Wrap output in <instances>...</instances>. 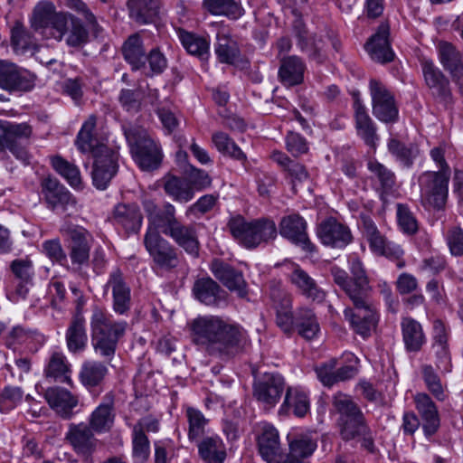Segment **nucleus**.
I'll return each mask as SVG.
<instances>
[{
  "label": "nucleus",
  "mask_w": 463,
  "mask_h": 463,
  "mask_svg": "<svg viewBox=\"0 0 463 463\" xmlns=\"http://www.w3.org/2000/svg\"><path fill=\"white\" fill-rule=\"evenodd\" d=\"M437 52L439 63L463 91V52L448 42H439Z\"/></svg>",
  "instance_id": "obj_22"
},
{
  "label": "nucleus",
  "mask_w": 463,
  "mask_h": 463,
  "mask_svg": "<svg viewBox=\"0 0 463 463\" xmlns=\"http://www.w3.org/2000/svg\"><path fill=\"white\" fill-rule=\"evenodd\" d=\"M422 377L428 390L434 397L439 401H444L446 395L440 379L431 365H424L422 367Z\"/></svg>",
  "instance_id": "obj_62"
},
{
  "label": "nucleus",
  "mask_w": 463,
  "mask_h": 463,
  "mask_svg": "<svg viewBox=\"0 0 463 463\" xmlns=\"http://www.w3.org/2000/svg\"><path fill=\"white\" fill-rule=\"evenodd\" d=\"M70 364L66 356L61 352H53L44 368L46 377H51L61 383H70Z\"/></svg>",
  "instance_id": "obj_51"
},
{
  "label": "nucleus",
  "mask_w": 463,
  "mask_h": 463,
  "mask_svg": "<svg viewBox=\"0 0 463 463\" xmlns=\"http://www.w3.org/2000/svg\"><path fill=\"white\" fill-rule=\"evenodd\" d=\"M364 236L369 243L371 251L374 254L397 260V267L400 269L404 267V261L401 260L404 253L402 247L393 241H388L382 235L372 220L364 221Z\"/></svg>",
  "instance_id": "obj_17"
},
{
  "label": "nucleus",
  "mask_w": 463,
  "mask_h": 463,
  "mask_svg": "<svg viewBox=\"0 0 463 463\" xmlns=\"http://www.w3.org/2000/svg\"><path fill=\"white\" fill-rule=\"evenodd\" d=\"M3 342L13 351L35 353L45 344L46 337L36 329L17 325L6 331Z\"/></svg>",
  "instance_id": "obj_16"
},
{
  "label": "nucleus",
  "mask_w": 463,
  "mask_h": 463,
  "mask_svg": "<svg viewBox=\"0 0 463 463\" xmlns=\"http://www.w3.org/2000/svg\"><path fill=\"white\" fill-rule=\"evenodd\" d=\"M259 452L268 463H275L280 454V442L278 430L271 424H261L258 436Z\"/></svg>",
  "instance_id": "obj_31"
},
{
  "label": "nucleus",
  "mask_w": 463,
  "mask_h": 463,
  "mask_svg": "<svg viewBox=\"0 0 463 463\" xmlns=\"http://www.w3.org/2000/svg\"><path fill=\"white\" fill-rule=\"evenodd\" d=\"M108 373L109 369L103 363L88 360L85 361L80 367L79 379L80 383L90 391L92 388L99 386Z\"/></svg>",
  "instance_id": "obj_43"
},
{
  "label": "nucleus",
  "mask_w": 463,
  "mask_h": 463,
  "mask_svg": "<svg viewBox=\"0 0 463 463\" xmlns=\"http://www.w3.org/2000/svg\"><path fill=\"white\" fill-rule=\"evenodd\" d=\"M165 222L159 232L161 231L165 235L170 237L188 254L198 255L200 244L195 228L193 225H184L176 219L174 205L167 206Z\"/></svg>",
  "instance_id": "obj_12"
},
{
  "label": "nucleus",
  "mask_w": 463,
  "mask_h": 463,
  "mask_svg": "<svg viewBox=\"0 0 463 463\" xmlns=\"http://www.w3.org/2000/svg\"><path fill=\"white\" fill-rule=\"evenodd\" d=\"M122 52L124 59L131 65L133 70L145 67V49L138 33L130 35L123 44Z\"/></svg>",
  "instance_id": "obj_48"
},
{
  "label": "nucleus",
  "mask_w": 463,
  "mask_h": 463,
  "mask_svg": "<svg viewBox=\"0 0 463 463\" xmlns=\"http://www.w3.org/2000/svg\"><path fill=\"white\" fill-rule=\"evenodd\" d=\"M286 392L285 378L277 373H265L255 380L253 397L267 411L273 409Z\"/></svg>",
  "instance_id": "obj_13"
},
{
  "label": "nucleus",
  "mask_w": 463,
  "mask_h": 463,
  "mask_svg": "<svg viewBox=\"0 0 463 463\" xmlns=\"http://www.w3.org/2000/svg\"><path fill=\"white\" fill-rule=\"evenodd\" d=\"M128 7L131 17L139 24H150L157 16L159 0H129Z\"/></svg>",
  "instance_id": "obj_47"
},
{
  "label": "nucleus",
  "mask_w": 463,
  "mask_h": 463,
  "mask_svg": "<svg viewBox=\"0 0 463 463\" xmlns=\"http://www.w3.org/2000/svg\"><path fill=\"white\" fill-rule=\"evenodd\" d=\"M66 33V43L70 46L78 47L88 41L89 33L87 29L74 15L71 16Z\"/></svg>",
  "instance_id": "obj_59"
},
{
  "label": "nucleus",
  "mask_w": 463,
  "mask_h": 463,
  "mask_svg": "<svg viewBox=\"0 0 463 463\" xmlns=\"http://www.w3.org/2000/svg\"><path fill=\"white\" fill-rule=\"evenodd\" d=\"M203 7L213 15L237 20L244 14L241 0H203Z\"/></svg>",
  "instance_id": "obj_45"
},
{
  "label": "nucleus",
  "mask_w": 463,
  "mask_h": 463,
  "mask_svg": "<svg viewBox=\"0 0 463 463\" xmlns=\"http://www.w3.org/2000/svg\"><path fill=\"white\" fill-rule=\"evenodd\" d=\"M193 293L201 303L207 306H218L223 298L224 292L211 278H203L194 282Z\"/></svg>",
  "instance_id": "obj_41"
},
{
  "label": "nucleus",
  "mask_w": 463,
  "mask_h": 463,
  "mask_svg": "<svg viewBox=\"0 0 463 463\" xmlns=\"http://www.w3.org/2000/svg\"><path fill=\"white\" fill-rule=\"evenodd\" d=\"M214 52L217 59L222 63L234 64L240 59L238 43L231 36L227 27L221 26L217 32Z\"/></svg>",
  "instance_id": "obj_33"
},
{
  "label": "nucleus",
  "mask_w": 463,
  "mask_h": 463,
  "mask_svg": "<svg viewBox=\"0 0 463 463\" xmlns=\"http://www.w3.org/2000/svg\"><path fill=\"white\" fill-rule=\"evenodd\" d=\"M191 336L196 345L205 347L211 354L227 357L238 354L246 342L241 327L214 316L194 319L191 323Z\"/></svg>",
  "instance_id": "obj_2"
},
{
  "label": "nucleus",
  "mask_w": 463,
  "mask_h": 463,
  "mask_svg": "<svg viewBox=\"0 0 463 463\" xmlns=\"http://www.w3.org/2000/svg\"><path fill=\"white\" fill-rule=\"evenodd\" d=\"M211 271L226 288L236 291L241 298L247 295L246 282L241 272L219 260L212 262Z\"/></svg>",
  "instance_id": "obj_27"
},
{
  "label": "nucleus",
  "mask_w": 463,
  "mask_h": 463,
  "mask_svg": "<svg viewBox=\"0 0 463 463\" xmlns=\"http://www.w3.org/2000/svg\"><path fill=\"white\" fill-rule=\"evenodd\" d=\"M68 350L72 354L82 352L88 343L86 320L83 314H74L65 332Z\"/></svg>",
  "instance_id": "obj_34"
},
{
  "label": "nucleus",
  "mask_w": 463,
  "mask_h": 463,
  "mask_svg": "<svg viewBox=\"0 0 463 463\" xmlns=\"http://www.w3.org/2000/svg\"><path fill=\"white\" fill-rule=\"evenodd\" d=\"M309 411V392L302 386H288L285 392L284 401L279 409V414L288 415L292 412L295 416L302 418Z\"/></svg>",
  "instance_id": "obj_25"
},
{
  "label": "nucleus",
  "mask_w": 463,
  "mask_h": 463,
  "mask_svg": "<svg viewBox=\"0 0 463 463\" xmlns=\"http://www.w3.org/2000/svg\"><path fill=\"white\" fill-rule=\"evenodd\" d=\"M448 331L440 320L433 323L432 348L437 355V366L448 373L450 372V356L448 345Z\"/></svg>",
  "instance_id": "obj_35"
},
{
  "label": "nucleus",
  "mask_w": 463,
  "mask_h": 463,
  "mask_svg": "<svg viewBox=\"0 0 463 463\" xmlns=\"http://www.w3.org/2000/svg\"><path fill=\"white\" fill-rule=\"evenodd\" d=\"M275 307L277 309V325L286 334H289L293 329L294 317L292 314L291 297L286 292L273 290L270 293Z\"/></svg>",
  "instance_id": "obj_38"
},
{
  "label": "nucleus",
  "mask_w": 463,
  "mask_h": 463,
  "mask_svg": "<svg viewBox=\"0 0 463 463\" xmlns=\"http://www.w3.org/2000/svg\"><path fill=\"white\" fill-rule=\"evenodd\" d=\"M134 161L143 171L157 169L163 159L162 148L157 141L143 128L125 130Z\"/></svg>",
  "instance_id": "obj_7"
},
{
  "label": "nucleus",
  "mask_w": 463,
  "mask_h": 463,
  "mask_svg": "<svg viewBox=\"0 0 463 463\" xmlns=\"http://www.w3.org/2000/svg\"><path fill=\"white\" fill-rule=\"evenodd\" d=\"M450 175L447 172H425L419 178L421 201L425 205L441 209L449 194Z\"/></svg>",
  "instance_id": "obj_11"
},
{
  "label": "nucleus",
  "mask_w": 463,
  "mask_h": 463,
  "mask_svg": "<svg viewBox=\"0 0 463 463\" xmlns=\"http://www.w3.org/2000/svg\"><path fill=\"white\" fill-rule=\"evenodd\" d=\"M163 186L165 194L176 203H186L194 197V191L185 178L166 175Z\"/></svg>",
  "instance_id": "obj_42"
},
{
  "label": "nucleus",
  "mask_w": 463,
  "mask_h": 463,
  "mask_svg": "<svg viewBox=\"0 0 463 463\" xmlns=\"http://www.w3.org/2000/svg\"><path fill=\"white\" fill-rule=\"evenodd\" d=\"M212 142L214 147L225 156H229L241 162H244L247 158L246 155L233 141V139L224 132H214L212 136Z\"/></svg>",
  "instance_id": "obj_52"
},
{
  "label": "nucleus",
  "mask_w": 463,
  "mask_h": 463,
  "mask_svg": "<svg viewBox=\"0 0 463 463\" xmlns=\"http://www.w3.org/2000/svg\"><path fill=\"white\" fill-rule=\"evenodd\" d=\"M186 417L189 423L188 437L195 439L203 434L208 420L199 410L192 407L187 408Z\"/></svg>",
  "instance_id": "obj_61"
},
{
  "label": "nucleus",
  "mask_w": 463,
  "mask_h": 463,
  "mask_svg": "<svg viewBox=\"0 0 463 463\" xmlns=\"http://www.w3.org/2000/svg\"><path fill=\"white\" fill-rule=\"evenodd\" d=\"M297 326L298 334L307 340L316 338L320 332L317 318L313 311L308 308H301L298 310Z\"/></svg>",
  "instance_id": "obj_54"
},
{
  "label": "nucleus",
  "mask_w": 463,
  "mask_h": 463,
  "mask_svg": "<svg viewBox=\"0 0 463 463\" xmlns=\"http://www.w3.org/2000/svg\"><path fill=\"white\" fill-rule=\"evenodd\" d=\"M401 328L405 349L408 352H419L427 342L420 323L412 317H403Z\"/></svg>",
  "instance_id": "obj_37"
},
{
  "label": "nucleus",
  "mask_w": 463,
  "mask_h": 463,
  "mask_svg": "<svg viewBox=\"0 0 463 463\" xmlns=\"http://www.w3.org/2000/svg\"><path fill=\"white\" fill-rule=\"evenodd\" d=\"M60 232L70 241V245L89 243L90 240L92 239L88 230L71 222H64L60 227Z\"/></svg>",
  "instance_id": "obj_58"
},
{
  "label": "nucleus",
  "mask_w": 463,
  "mask_h": 463,
  "mask_svg": "<svg viewBox=\"0 0 463 463\" xmlns=\"http://www.w3.org/2000/svg\"><path fill=\"white\" fill-rule=\"evenodd\" d=\"M144 246L156 272L172 271L180 265L181 257L177 250L160 235V232L145 233Z\"/></svg>",
  "instance_id": "obj_9"
},
{
  "label": "nucleus",
  "mask_w": 463,
  "mask_h": 463,
  "mask_svg": "<svg viewBox=\"0 0 463 463\" xmlns=\"http://www.w3.org/2000/svg\"><path fill=\"white\" fill-rule=\"evenodd\" d=\"M369 171L378 179L383 189L392 188L394 184V174L383 164L370 160L367 164Z\"/></svg>",
  "instance_id": "obj_63"
},
{
  "label": "nucleus",
  "mask_w": 463,
  "mask_h": 463,
  "mask_svg": "<svg viewBox=\"0 0 463 463\" xmlns=\"http://www.w3.org/2000/svg\"><path fill=\"white\" fill-rule=\"evenodd\" d=\"M289 454L292 458H307L317 447V439L310 431H300L288 435Z\"/></svg>",
  "instance_id": "obj_44"
},
{
  "label": "nucleus",
  "mask_w": 463,
  "mask_h": 463,
  "mask_svg": "<svg viewBox=\"0 0 463 463\" xmlns=\"http://www.w3.org/2000/svg\"><path fill=\"white\" fill-rule=\"evenodd\" d=\"M420 67L424 81L430 89L431 94L442 100L449 98V83L443 72L435 65L430 59L422 58Z\"/></svg>",
  "instance_id": "obj_26"
},
{
  "label": "nucleus",
  "mask_w": 463,
  "mask_h": 463,
  "mask_svg": "<svg viewBox=\"0 0 463 463\" xmlns=\"http://www.w3.org/2000/svg\"><path fill=\"white\" fill-rule=\"evenodd\" d=\"M108 289H111L114 312L118 315L126 314L130 309L131 290L118 268H114L109 273L104 291Z\"/></svg>",
  "instance_id": "obj_21"
},
{
  "label": "nucleus",
  "mask_w": 463,
  "mask_h": 463,
  "mask_svg": "<svg viewBox=\"0 0 463 463\" xmlns=\"http://www.w3.org/2000/svg\"><path fill=\"white\" fill-rule=\"evenodd\" d=\"M307 222L298 213L284 216L279 224V234L291 243L302 248L308 253L317 251L316 245L307 233Z\"/></svg>",
  "instance_id": "obj_18"
},
{
  "label": "nucleus",
  "mask_w": 463,
  "mask_h": 463,
  "mask_svg": "<svg viewBox=\"0 0 463 463\" xmlns=\"http://www.w3.org/2000/svg\"><path fill=\"white\" fill-rule=\"evenodd\" d=\"M304 62L297 56H288L281 61L279 78L287 87L298 85L303 82L305 72Z\"/></svg>",
  "instance_id": "obj_40"
},
{
  "label": "nucleus",
  "mask_w": 463,
  "mask_h": 463,
  "mask_svg": "<svg viewBox=\"0 0 463 463\" xmlns=\"http://www.w3.org/2000/svg\"><path fill=\"white\" fill-rule=\"evenodd\" d=\"M177 33L183 47L190 54L203 60L209 56L210 40L208 38L182 29Z\"/></svg>",
  "instance_id": "obj_49"
},
{
  "label": "nucleus",
  "mask_w": 463,
  "mask_h": 463,
  "mask_svg": "<svg viewBox=\"0 0 463 463\" xmlns=\"http://www.w3.org/2000/svg\"><path fill=\"white\" fill-rule=\"evenodd\" d=\"M110 221L118 232L129 236L140 232L143 214L135 203H118L112 211Z\"/></svg>",
  "instance_id": "obj_20"
},
{
  "label": "nucleus",
  "mask_w": 463,
  "mask_h": 463,
  "mask_svg": "<svg viewBox=\"0 0 463 463\" xmlns=\"http://www.w3.org/2000/svg\"><path fill=\"white\" fill-rule=\"evenodd\" d=\"M389 152L404 166L409 167L418 156V147L412 144L405 146L395 138H391L388 142Z\"/></svg>",
  "instance_id": "obj_57"
},
{
  "label": "nucleus",
  "mask_w": 463,
  "mask_h": 463,
  "mask_svg": "<svg viewBox=\"0 0 463 463\" xmlns=\"http://www.w3.org/2000/svg\"><path fill=\"white\" fill-rule=\"evenodd\" d=\"M96 434L86 421L71 422L68 425L64 439L77 455L87 458L101 446Z\"/></svg>",
  "instance_id": "obj_14"
},
{
  "label": "nucleus",
  "mask_w": 463,
  "mask_h": 463,
  "mask_svg": "<svg viewBox=\"0 0 463 463\" xmlns=\"http://www.w3.org/2000/svg\"><path fill=\"white\" fill-rule=\"evenodd\" d=\"M227 227L234 241L248 250L267 244L278 235L275 222L269 218L250 220L235 215L230 218Z\"/></svg>",
  "instance_id": "obj_5"
},
{
  "label": "nucleus",
  "mask_w": 463,
  "mask_h": 463,
  "mask_svg": "<svg viewBox=\"0 0 463 463\" xmlns=\"http://www.w3.org/2000/svg\"><path fill=\"white\" fill-rule=\"evenodd\" d=\"M43 192L47 203L52 209L64 207L72 202L71 194L57 180L45 179L43 184Z\"/></svg>",
  "instance_id": "obj_46"
},
{
  "label": "nucleus",
  "mask_w": 463,
  "mask_h": 463,
  "mask_svg": "<svg viewBox=\"0 0 463 463\" xmlns=\"http://www.w3.org/2000/svg\"><path fill=\"white\" fill-rule=\"evenodd\" d=\"M96 123L95 116L88 118L77 135L75 145L80 153L92 156L93 185L99 190H105L118 172V157L116 153L97 137Z\"/></svg>",
  "instance_id": "obj_3"
},
{
  "label": "nucleus",
  "mask_w": 463,
  "mask_h": 463,
  "mask_svg": "<svg viewBox=\"0 0 463 463\" xmlns=\"http://www.w3.org/2000/svg\"><path fill=\"white\" fill-rule=\"evenodd\" d=\"M288 279L291 284L307 298L317 301L324 299L325 292L299 265L291 263V272L288 274Z\"/></svg>",
  "instance_id": "obj_32"
},
{
  "label": "nucleus",
  "mask_w": 463,
  "mask_h": 463,
  "mask_svg": "<svg viewBox=\"0 0 463 463\" xmlns=\"http://www.w3.org/2000/svg\"><path fill=\"white\" fill-rule=\"evenodd\" d=\"M331 414L336 416V426L345 440L365 436L369 431L361 409L345 393L336 392L333 395Z\"/></svg>",
  "instance_id": "obj_6"
},
{
  "label": "nucleus",
  "mask_w": 463,
  "mask_h": 463,
  "mask_svg": "<svg viewBox=\"0 0 463 463\" xmlns=\"http://www.w3.org/2000/svg\"><path fill=\"white\" fill-rule=\"evenodd\" d=\"M211 271L226 288L236 291L241 298L247 295L246 282L241 272L219 260L212 262Z\"/></svg>",
  "instance_id": "obj_28"
},
{
  "label": "nucleus",
  "mask_w": 463,
  "mask_h": 463,
  "mask_svg": "<svg viewBox=\"0 0 463 463\" xmlns=\"http://www.w3.org/2000/svg\"><path fill=\"white\" fill-rule=\"evenodd\" d=\"M12 46L15 53H33L38 48L37 39L23 26L16 24L12 29Z\"/></svg>",
  "instance_id": "obj_50"
},
{
  "label": "nucleus",
  "mask_w": 463,
  "mask_h": 463,
  "mask_svg": "<svg viewBox=\"0 0 463 463\" xmlns=\"http://www.w3.org/2000/svg\"><path fill=\"white\" fill-rule=\"evenodd\" d=\"M116 411L112 394H106L102 402L96 406L87 418V423L97 435L109 433L115 424Z\"/></svg>",
  "instance_id": "obj_23"
},
{
  "label": "nucleus",
  "mask_w": 463,
  "mask_h": 463,
  "mask_svg": "<svg viewBox=\"0 0 463 463\" xmlns=\"http://www.w3.org/2000/svg\"><path fill=\"white\" fill-rule=\"evenodd\" d=\"M352 277L342 268L333 265L330 274L334 282L346 294L354 307H345L344 316L354 332L363 338L375 330L379 314L376 305L369 299L371 287L362 260L353 258L349 261Z\"/></svg>",
  "instance_id": "obj_1"
},
{
  "label": "nucleus",
  "mask_w": 463,
  "mask_h": 463,
  "mask_svg": "<svg viewBox=\"0 0 463 463\" xmlns=\"http://www.w3.org/2000/svg\"><path fill=\"white\" fill-rule=\"evenodd\" d=\"M32 133V128L27 123L0 120V153L9 150L17 159L28 163L29 155L24 144L29 140Z\"/></svg>",
  "instance_id": "obj_10"
},
{
  "label": "nucleus",
  "mask_w": 463,
  "mask_h": 463,
  "mask_svg": "<svg viewBox=\"0 0 463 463\" xmlns=\"http://www.w3.org/2000/svg\"><path fill=\"white\" fill-rule=\"evenodd\" d=\"M24 391L17 386L8 385L0 392V410L4 407L7 410L14 409L23 401Z\"/></svg>",
  "instance_id": "obj_64"
},
{
  "label": "nucleus",
  "mask_w": 463,
  "mask_h": 463,
  "mask_svg": "<svg viewBox=\"0 0 463 463\" xmlns=\"http://www.w3.org/2000/svg\"><path fill=\"white\" fill-rule=\"evenodd\" d=\"M150 454V443L145 434L141 422L133 426L132 430V455L136 461L144 463Z\"/></svg>",
  "instance_id": "obj_55"
},
{
  "label": "nucleus",
  "mask_w": 463,
  "mask_h": 463,
  "mask_svg": "<svg viewBox=\"0 0 463 463\" xmlns=\"http://www.w3.org/2000/svg\"><path fill=\"white\" fill-rule=\"evenodd\" d=\"M197 447L199 456L205 463H224L227 457L226 447L219 436L205 437Z\"/></svg>",
  "instance_id": "obj_39"
},
{
  "label": "nucleus",
  "mask_w": 463,
  "mask_h": 463,
  "mask_svg": "<svg viewBox=\"0 0 463 463\" xmlns=\"http://www.w3.org/2000/svg\"><path fill=\"white\" fill-rule=\"evenodd\" d=\"M354 109L357 135L367 146L375 147L379 138L376 134V127L368 115L366 108L357 99L354 103Z\"/></svg>",
  "instance_id": "obj_36"
},
{
  "label": "nucleus",
  "mask_w": 463,
  "mask_h": 463,
  "mask_svg": "<svg viewBox=\"0 0 463 463\" xmlns=\"http://www.w3.org/2000/svg\"><path fill=\"white\" fill-rule=\"evenodd\" d=\"M71 16L67 13L56 12L50 2H40L33 9L31 25L43 38L60 42L68 30Z\"/></svg>",
  "instance_id": "obj_8"
},
{
  "label": "nucleus",
  "mask_w": 463,
  "mask_h": 463,
  "mask_svg": "<svg viewBox=\"0 0 463 463\" xmlns=\"http://www.w3.org/2000/svg\"><path fill=\"white\" fill-rule=\"evenodd\" d=\"M51 163L53 169L62 176L71 187H81V175L76 165L65 160L60 156L52 157Z\"/></svg>",
  "instance_id": "obj_53"
},
{
  "label": "nucleus",
  "mask_w": 463,
  "mask_h": 463,
  "mask_svg": "<svg viewBox=\"0 0 463 463\" xmlns=\"http://www.w3.org/2000/svg\"><path fill=\"white\" fill-rule=\"evenodd\" d=\"M172 205L166 203L164 210L161 211L153 200L146 199L143 201V207L147 216V227L145 233L159 232L166 222L167 206Z\"/></svg>",
  "instance_id": "obj_56"
},
{
  "label": "nucleus",
  "mask_w": 463,
  "mask_h": 463,
  "mask_svg": "<svg viewBox=\"0 0 463 463\" xmlns=\"http://www.w3.org/2000/svg\"><path fill=\"white\" fill-rule=\"evenodd\" d=\"M370 57L380 63L392 61L394 52L389 42V26L382 24L365 45Z\"/></svg>",
  "instance_id": "obj_30"
},
{
  "label": "nucleus",
  "mask_w": 463,
  "mask_h": 463,
  "mask_svg": "<svg viewBox=\"0 0 463 463\" xmlns=\"http://www.w3.org/2000/svg\"><path fill=\"white\" fill-rule=\"evenodd\" d=\"M415 408L422 420V430L426 438L430 439L439 429L440 418L438 408L429 394L417 392L413 396Z\"/></svg>",
  "instance_id": "obj_24"
},
{
  "label": "nucleus",
  "mask_w": 463,
  "mask_h": 463,
  "mask_svg": "<svg viewBox=\"0 0 463 463\" xmlns=\"http://www.w3.org/2000/svg\"><path fill=\"white\" fill-rule=\"evenodd\" d=\"M45 399L50 407L62 419L73 416V409L78 406L79 398L64 388L53 387L45 392Z\"/></svg>",
  "instance_id": "obj_29"
},
{
  "label": "nucleus",
  "mask_w": 463,
  "mask_h": 463,
  "mask_svg": "<svg viewBox=\"0 0 463 463\" xmlns=\"http://www.w3.org/2000/svg\"><path fill=\"white\" fill-rule=\"evenodd\" d=\"M369 89L374 117L383 123L396 122L399 118V110L390 90L376 80H370Z\"/></svg>",
  "instance_id": "obj_15"
},
{
  "label": "nucleus",
  "mask_w": 463,
  "mask_h": 463,
  "mask_svg": "<svg viewBox=\"0 0 463 463\" xmlns=\"http://www.w3.org/2000/svg\"><path fill=\"white\" fill-rule=\"evenodd\" d=\"M317 234L322 244L333 249L343 250L353 241L350 228L333 217L319 224Z\"/></svg>",
  "instance_id": "obj_19"
},
{
  "label": "nucleus",
  "mask_w": 463,
  "mask_h": 463,
  "mask_svg": "<svg viewBox=\"0 0 463 463\" xmlns=\"http://www.w3.org/2000/svg\"><path fill=\"white\" fill-rule=\"evenodd\" d=\"M35 84V76L29 71L16 68L6 90L9 91H29Z\"/></svg>",
  "instance_id": "obj_60"
},
{
  "label": "nucleus",
  "mask_w": 463,
  "mask_h": 463,
  "mask_svg": "<svg viewBox=\"0 0 463 463\" xmlns=\"http://www.w3.org/2000/svg\"><path fill=\"white\" fill-rule=\"evenodd\" d=\"M128 326L127 321L116 319L113 315L101 308H94L90 317V331L95 353L105 360L111 361Z\"/></svg>",
  "instance_id": "obj_4"
}]
</instances>
